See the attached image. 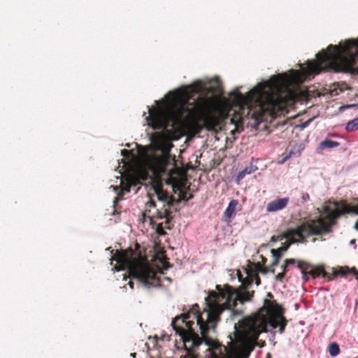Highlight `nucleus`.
Here are the masks:
<instances>
[{
    "label": "nucleus",
    "mask_w": 358,
    "mask_h": 358,
    "mask_svg": "<svg viewBox=\"0 0 358 358\" xmlns=\"http://www.w3.org/2000/svg\"><path fill=\"white\" fill-rule=\"evenodd\" d=\"M358 38L338 45H329L326 50V71L358 74Z\"/></svg>",
    "instance_id": "0eeeda50"
},
{
    "label": "nucleus",
    "mask_w": 358,
    "mask_h": 358,
    "mask_svg": "<svg viewBox=\"0 0 358 358\" xmlns=\"http://www.w3.org/2000/svg\"><path fill=\"white\" fill-rule=\"evenodd\" d=\"M257 167H253L252 166L246 167L243 170L241 171L237 176H236V181L238 182H240L247 174H250L252 173H254L257 170Z\"/></svg>",
    "instance_id": "412c9836"
},
{
    "label": "nucleus",
    "mask_w": 358,
    "mask_h": 358,
    "mask_svg": "<svg viewBox=\"0 0 358 358\" xmlns=\"http://www.w3.org/2000/svg\"><path fill=\"white\" fill-rule=\"evenodd\" d=\"M306 221L301 222L296 229H288L283 234V237L288 239L289 241V242L287 243L285 246L278 248L277 250H279V252H280L282 254L283 252L286 251L288 249V248L289 247L291 243H294L296 242L303 243L306 241V237H309V236H312V235L308 236L305 233H303L302 236H303V239L301 240V238H299V236L298 235L294 234H292V231L298 229Z\"/></svg>",
    "instance_id": "9b49d317"
},
{
    "label": "nucleus",
    "mask_w": 358,
    "mask_h": 358,
    "mask_svg": "<svg viewBox=\"0 0 358 358\" xmlns=\"http://www.w3.org/2000/svg\"><path fill=\"white\" fill-rule=\"evenodd\" d=\"M348 274H352L356 280L358 281V270L356 268L352 267L350 268L348 266H342L338 268L337 271L335 272V275H338L342 277H345Z\"/></svg>",
    "instance_id": "2eb2a0df"
},
{
    "label": "nucleus",
    "mask_w": 358,
    "mask_h": 358,
    "mask_svg": "<svg viewBox=\"0 0 358 358\" xmlns=\"http://www.w3.org/2000/svg\"><path fill=\"white\" fill-rule=\"evenodd\" d=\"M339 143L331 140H324L320 143L318 149L323 150L324 149H330L336 148L339 145Z\"/></svg>",
    "instance_id": "aec40b11"
},
{
    "label": "nucleus",
    "mask_w": 358,
    "mask_h": 358,
    "mask_svg": "<svg viewBox=\"0 0 358 358\" xmlns=\"http://www.w3.org/2000/svg\"><path fill=\"white\" fill-rule=\"evenodd\" d=\"M283 314L284 309L276 301L265 299L258 312L241 323L243 336L238 346L232 350L233 358H248L257 345L259 334L267 331L268 325L273 329L279 327V332L283 333L287 325Z\"/></svg>",
    "instance_id": "f03ea898"
},
{
    "label": "nucleus",
    "mask_w": 358,
    "mask_h": 358,
    "mask_svg": "<svg viewBox=\"0 0 358 358\" xmlns=\"http://www.w3.org/2000/svg\"><path fill=\"white\" fill-rule=\"evenodd\" d=\"M266 296L269 299H273V295L271 292H268Z\"/></svg>",
    "instance_id": "c9c22d12"
},
{
    "label": "nucleus",
    "mask_w": 358,
    "mask_h": 358,
    "mask_svg": "<svg viewBox=\"0 0 358 358\" xmlns=\"http://www.w3.org/2000/svg\"><path fill=\"white\" fill-rule=\"evenodd\" d=\"M121 154L122 156L126 157H129L132 154V151L127 149H123L121 150Z\"/></svg>",
    "instance_id": "bb28decb"
},
{
    "label": "nucleus",
    "mask_w": 358,
    "mask_h": 358,
    "mask_svg": "<svg viewBox=\"0 0 358 358\" xmlns=\"http://www.w3.org/2000/svg\"><path fill=\"white\" fill-rule=\"evenodd\" d=\"M148 108L149 115L145 117L148 124L154 129H166L176 123L178 117L161 108Z\"/></svg>",
    "instance_id": "9d476101"
},
{
    "label": "nucleus",
    "mask_w": 358,
    "mask_h": 358,
    "mask_svg": "<svg viewBox=\"0 0 358 358\" xmlns=\"http://www.w3.org/2000/svg\"><path fill=\"white\" fill-rule=\"evenodd\" d=\"M281 267H282V272H285L286 273L287 272V271H288V268H287L288 265H287L285 264V262L284 264L282 265Z\"/></svg>",
    "instance_id": "2f4dec72"
},
{
    "label": "nucleus",
    "mask_w": 358,
    "mask_h": 358,
    "mask_svg": "<svg viewBox=\"0 0 358 358\" xmlns=\"http://www.w3.org/2000/svg\"><path fill=\"white\" fill-rule=\"evenodd\" d=\"M217 292L212 291L206 299V304L208 308V313H205L208 321V324L213 327L217 325L220 321L221 313L225 310H231L232 315H241L243 310L234 308L238 302L244 303L252 300L255 292L249 291V287H245L242 284V289H235L229 285H225L224 287L220 285L216 286Z\"/></svg>",
    "instance_id": "20e7f679"
},
{
    "label": "nucleus",
    "mask_w": 358,
    "mask_h": 358,
    "mask_svg": "<svg viewBox=\"0 0 358 358\" xmlns=\"http://www.w3.org/2000/svg\"><path fill=\"white\" fill-rule=\"evenodd\" d=\"M285 274L286 273L282 271L281 273H279L278 275H275V280L278 281H282L285 276Z\"/></svg>",
    "instance_id": "c85d7f7f"
},
{
    "label": "nucleus",
    "mask_w": 358,
    "mask_h": 358,
    "mask_svg": "<svg viewBox=\"0 0 358 358\" xmlns=\"http://www.w3.org/2000/svg\"><path fill=\"white\" fill-rule=\"evenodd\" d=\"M128 285H129L130 288L131 289H134V282L130 280L129 282H128Z\"/></svg>",
    "instance_id": "f704fd0d"
},
{
    "label": "nucleus",
    "mask_w": 358,
    "mask_h": 358,
    "mask_svg": "<svg viewBox=\"0 0 358 358\" xmlns=\"http://www.w3.org/2000/svg\"><path fill=\"white\" fill-rule=\"evenodd\" d=\"M328 351L331 356L335 357L340 353L339 345L336 343H332L329 345Z\"/></svg>",
    "instance_id": "5701e85b"
},
{
    "label": "nucleus",
    "mask_w": 358,
    "mask_h": 358,
    "mask_svg": "<svg viewBox=\"0 0 358 358\" xmlns=\"http://www.w3.org/2000/svg\"><path fill=\"white\" fill-rule=\"evenodd\" d=\"M261 258H262V263H260V264L263 266H265V264L266 262V259L265 257H264L262 255H261Z\"/></svg>",
    "instance_id": "473e14b6"
},
{
    "label": "nucleus",
    "mask_w": 358,
    "mask_h": 358,
    "mask_svg": "<svg viewBox=\"0 0 358 358\" xmlns=\"http://www.w3.org/2000/svg\"><path fill=\"white\" fill-rule=\"evenodd\" d=\"M163 264H164L163 263ZM164 267L165 269H167V268H168V266H166L165 265H164Z\"/></svg>",
    "instance_id": "58836bf2"
},
{
    "label": "nucleus",
    "mask_w": 358,
    "mask_h": 358,
    "mask_svg": "<svg viewBox=\"0 0 358 358\" xmlns=\"http://www.w3.org/2000/svg\"><path fill=\"white\" fill-rule=\"evenodd\" d=\"M208 313V308L199 311V306L195 303L187 313L176 317L171 322L173 329L180 336L182 345L187 352V358H197L196 351L201 344L204 342L209 350H222V345L217 341L208 336L210 330H214L217 325L211 327L206 320L205 313Z\"/></svg>",
    "instance_id": "7ed1b4c3"
},
{
    "label": "nucleus",
    "mask_w": 358,
    "mask_h": 358,
    "mask_svg": "<svg viewBox=\"0 0 358 358\" xmlns=\"http://www.w3.org/2000/svg\"><path fill=\"white\" fill-rule=\"evenodd\" d=\"M171 220H170L168 223H166V220H165V227L163 226V223H159L157 224V228H156V231L159 235L162 236L166 234V232L164 231V228H166L169 229H171V227L169 226V222Z\"/></svg>",
    "instance_id": "b1692460"
},
{
    "label": "nucleus",
    "mask_w": 358,
    "mask_h": 358,
    "mask_svg": "<svg viewBox=\"0 0 358 358\" xmlns=\"http://www.w3.org/2000/svg\"><path fill=\"white\" fill-rule=\"evenodd\" d=\"M292 78L286 73L273 76L266 82L259 83L245 95L236 92L230 95L240 106V121L231 134L240 132L239 123L245 117L252 119L255 124L264 121L267 116L281 115L291 101L289 85Z\"/></svg>",
    "instance_id": "f257e3e1"
},
{
    "label": "nucleus",
    "mask_w": 358,
    "mask_h": 358,
    "mask_svg": "<svg viewBox=\"0 0 358 358\" xmlns=\"http://www.w3.org/2000/svg\"><path fill=\"white\" fill-rule=\"evenodd\" d=\"M301 199L303 201L306 202L310 199V196L308 193H303L301 195Z\"/></svg>",
    "instance_id": "c756f323"
},
{
    "label": "nucleus",
    "mask_w": 358,
    "mask_h": 358,
    "mask_svg": "<svg viewBox=\"0 0 358 358\" xmlns=\"http://www.w3.org/2000/svg\"><path fill=\"white\" fill-rule=\"evenodd\" d=\"M135 355H136L135 353H134V354H131V357H135Z\"/></svg>",
    "instance_id": "ea45409f"
},
{
    "label": "nucleus",
    "mask_w": 358,
    "mask_h": 358,
    "mask_svg": "<svg viewBox=\"0 0 358 358\" xmlns=\"http://www.w3.org/2000/svg\"><path fill=\"white\" fill-rule=\"evenodd\" d=\"M183 108H184V106H181L180 110H183Z\"/></svg>",
    "instance_id": "a19ab883"
},
{
    "label": "nucleus",
    "mask_w": 358,
    "mask_h": 358,
    "mask_svg": "<svg viewBox=\"0 0 358 358\" xmlns=\"http://www.w3.org/2000/svg\"><path fill=\"white\" fill-rule=\"evenodd\" d=\"M309 274L311 275L313 278H316L320 275H322L324 278L328 276V273L324 271L322 266H318L313 268V266H312V268H310Z\"/></svg>",
    "instance_id": "6ab92c4d"
},
{
    "label": "nucleus",
    "mask_w": 358,
    "mask_h": 358,
    "mask_svg": "<svg viewBox=\"0 0 358 358\" xmlns=\"http://www.w3.org/2000/svg\"><path fill=\"white\" fill-rule=\"evenodd\" d=\"M354 228L357 230H358V220L356 221Z\"/></svg>",
    "instance_id": "e433bc0d"
},
{
    "label": "nucleus",
    "mask_w": 358,
    "mask_h": 358,
    "mask_svg": "<svg viewBox=\"0 0 358 358\" xmlns=\"http://www.w3.org/2000/svg\"><path fill=\"white\" fill-rule=\"evenodd\" d=\"M345 129L349 132L358 130V117L349 121L346 124Z\"/></svg>",
    "instance_id": "4be33fe9"
},
{
    "label": "nucleus",
    "mask_w": 358,
    "mask_h": 358,
    "mask_svg": "<svg viewBox=\"0 0 358 358\" xmlns=\"http://www.w3.org/2000/svg\"><path fill=\"white\" fill-rule=\"evenodd\" d=\"M187 88L188 91L185 90L183 92V95H184V96L186 97L187 99H189L190 92L199 93L202 90L201 85L199 82H198L194 85H189Z\"/></svg>",
    "instance_id": "a211bd4d"
},
{
    "label": "nucleus",
    "mask_w": 358,
    "mask_h": 358,
    "mask_svg": "<svg viewBox=\"0 0 358 358\" xmlns=\"http://www.w3.org/2000/svg\"><path fill=\"white\" fill-rule=\"evenodd\" d=\"M120 197V194H119L118 196L115 198V199L117 200V199H119Z\"/></svg>",
    "instance_id": "4c0bfd02"
},
{
    "label": "nucleus",
    "mask_w": 358,
    "mask_h": 358,
    "mask_svg": "<svg viewBox=\"0 0 358 358\" xmlns=\"http://www.w3.org/2000/svg\"><path fill=\"white\" fill-rule=\"evenodd\" d=\"M298 268L301 271L303 281L307 282L309 280L308 275H310L308 270L312 268V265L303 261H298Z\"/></svg>",
    "instance_id": "dca6fc26"
},
{
    "label": "nucleus",
    "mask_w": 358,
    "mask_h": 358,
    "mask_svg": "<svg viewBox=\"0 0 358 358\" xmlns=\"http://www.w3.org/2000/svg\"><path fill=\"white\" fill-rule=\"evenodd\" d=\"M298 261L299 260H296L294 259H286L285 260V262L287 265H290V264H298Z\"/></svg>",
    "instance_id": "cd10ccee"
},
{
    "label": "nucleus",
    "mask_w": 358,
    "mask_h": 358,
    "mask_svg": "<svg viewBox=\"0 0 358 358\" xmlns=\"http://www.w3.org/2000/svg\"><path fill=\"white\" fill-rule=\"evenodd\" d=\"M136 250L131 248L124 250H116L111 260L117 262V271L127 269L129 276L138 280L145 286H157L160 284L156 270L148 263L147 258L138 251L140 245L136 244Z\"/></svg>",
    "instance_id": "39448f33"
},
{
    "label": "nucleus",
    "mask_w": 358,
    "mask_h": 358,
    "mask_svg": "<svg viewBox=\"0 0 358 358\" xmlns=\"http://www.w3.org/2000/svg\"><path fill=\"white\" fill-rule=\"evenodd\" d=\"M155 193L159 201L162 203V207L156 208L155 201L150 196L149 201L146 203L147 209L145 212L149 216L153 218L163 219L166 218V223L173 218L171 208L180 203L181 201H188L193 197V195L185 191H180L178 194V199H175L172 195L164 191L161 184H156L154 187Z\"/></svg>",
    "instance_id": "1a4fd4ad"
},
{
    "label": "nucleus",
    "mask_w": 358,
    "mask_h": 358,
    "mask_svg": "<svg viewBox=\"0 0 358 358\" xmlns=\"http://www.w3.org/2000/svg\"><path fill=\"white\" fill-rule=\"evenodd\" d=\"M284 238V237H283V235H282V236H273L271 237V241L274 242V241H278V240H280V241H281V240H282V238Z\"/></svg>",
    "instance_id": "7c9ffc66"
},
{
    "label": "nucleus",
    "mask_w": 358,
    "mask_h": 358,
    "mask_svg": "<svg viewBox=\"0 0 358 358\" xmlns=\"http://www.w3.org/2000/svg\"><path fill=\"white\" fill-rule=\"evenodd\" d=\"M222 350H215L216 352L215 353H213V350H209L210 351V354L211 355L213 356V358H220L219 356L220 355H222L224 354V352L227 350V348L226 347H224V345H222Z\"/></svg>",
    "instance_id": "393cba45"
},
{
    "label": "nucleus",
    "mask_w": 358,
    "mask_h": 358,
    "mask_svg": "<svg viewBox=\"0 0 358 358\" xmlns=\"http://www.w3.org/2000/svg\"><path fill=\"white\" fill-rule=\"evenodd\" d=\"M216 108V100L213 96H200L196 99L193 109L189 110L194 117L190 124L194 134H199L203 128L213 131L219 125L220 120L215 114Z\"/></svg>",
    "instance_id": "6e6552de"
},
{
    "label": "nucleus",
    "mask_w": 358,
    "mask_h": 358,
    "mask_svg": "<svg viewBox=\"0 0 358 358\" xmlns=\"http://www.w3.org/2000/svg\"><path fill=\"white\" fill-rule=\"evenodd\" d=\"M238 201L236 199L231 200L224 212V217L226 221L229 222L230 219L235 215Z\"/></svg>",
    "instance_id": "ddd939ff"
},
{
    "label": "nucleus",
    "mask_w": 358,
    "mask_h": 358,
    "mask_svg": "<svg viewBox=\"0 0 358 358\" xmlns=\"http://www.w3.org/2000/svg\"><path fill=\"white\" fill-rule=\"evenodd\" d=\"M248 276L243 281V285L247 288L249 287L253 282L258 286L261 283V280L258 274L255 271H250L248 273Z\"/></svg>",
    "instance_id": "4468645a"
},
{
    "label": "nucleus",
    "mask_w": 358,
    "mask_h": 358,
    "mask_svg": "<svg viewBox=\"0 0 358 358\" xmlns=\"http://www.w3.org/2000/svg\"><path fill=\"white\" fill-rule=\"evenodd\" d=\"M271 254L273 255V259L280 260L282 257V253L279 252L277 249H272L271 250Z\"/></svg>",
    "instance_id": "a878e982"
},
{
    "label": "nucleus",
    "mask_w": 358,
    "mask_h": 358,
    "mask_svg": "<svg viewBox=\"0 0 358 358\" xmlns=\"http://www.w3.org/2000/svg\"><path fill=\"white\" fill-rule=\"evenodd\" d=\"M289 202V197H277L269 201L266 207L267 213H275L285 209Z\"/></svg>",
    "instance_id": "f8f14e48"
},
{
    "label": "nucleus",
    "mask_w": 358,
    "mask_h": 358,
    "mask_svg": "<svg viewBox=\"0 0 358 358\" xmlns=\"http://www.w3.org/2000/svg\"><path fill=\"white\" fill-rule=\"evenodd\" d=\"M279 260L273 259V261L271 264L268 267L263 266L260 264V262L256 264V269L257 271L261 272L262 273H266L268 272H271L272 273H275L274 267L278 264Z\"/></svg>",
    "instance_id": "f3484780"
},
{
    "label": "nucleus",
    "mask_w": 358,
    "mask_h": 358,
    "mask_svg": "<svg viewBox=\"0 0 358 358\" xmlns=\"http://www.w3.org/2000/svg\"><path fill=\"white\" fill-rule=\"evenodd\" d=\"M122 189L124 191L129 192L130 191V186L129 185H127L125 187H122Z\"/></svg>",
    "instance_id": "72a5a7b5"
},
{
    "label": "nucleus",
    "mask_w": 358,
    "mask_h": 358,
    "mask_svg": "<svg viewBox=\"0 0 358 358\" xmlns=\"http://www.w3.org/2000/svg\"><path fill=\"white\" fill-rule=\"evenodd\" d=\"M336 208L331 209L329 206L323 208L324 215L316 219H309L298 229L292 231V234H296L303 240L302 234L325 235L332 231V227L337 224V220L342 215L353 213L358 214V204L350 206L345 202H336Z\"/></svg>",
    "instance_id": "423d86ee"
}]
</instances>
